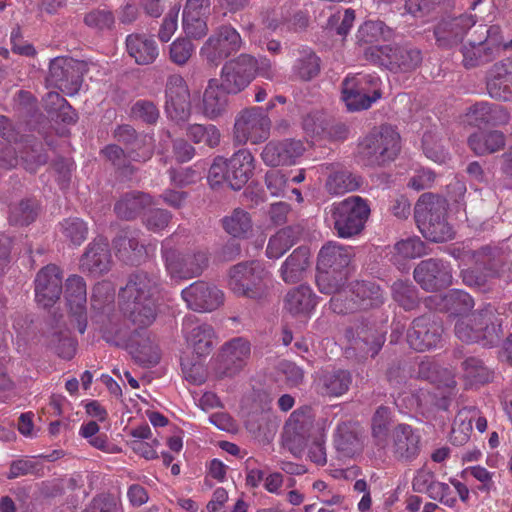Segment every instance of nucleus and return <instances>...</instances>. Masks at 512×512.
Returning a JSON list of instances; mask_svg holds the SVG:
<instances>
[{
    "instance_id": "f257e3e1",
    "label": "nucleus",
    "mask_w": 512,
    "mask_h": 512,
    "mask_svg": "<svg viewBox=\"0 0 512 512\" xmlns=\"http://www.w3.org/2000/svg\"><path fill=\"white\" fill-rule=\"evenodd\" d=\"M159 280L145 271L132 273L119 292L121 310L135 329H146L156 319Z\"/></svg>"
},
{
    "instance_id": "f03ea898",
    "label": "nucleus",
    "mask_w": 512,
    "mask_h": 512,
    "mask_svg": "<svg viewBox=\"0 0 512 512\" xmlns=\"http://www.w3.org/2000/svg\"><path fill=\"white\" fill-rule=\"evenodd\" d=\"M447 202L444 198L424 193L414 207V217L422 235L432 242H444L453 237V229L446 219Z\"/></svg>"
},
{
    "instance_id": "7ed1b4c3",
    "label": "nucleus",
    "mask_w": 512,
    "mask_h": 512,
    "mask_svg": "<svg viewBox=\"0 0 512 512\" xmlns=\"http://www.w3.org/2000/svg\"><path fill=\"white\" fill-rule=\"evenodd\" d=\"M503 44V33L499 25L479 24L468 35L461 47L462 64L472 69L491 62Z\"/></svg>"
},
{
    "instance_id": "20e7f679",
    "label": "nucleus",
    "mask_w": 512,
    "mask_h": 512,
    "mask_svg": "<svg viewBox=\"0 0 512 512\" xmlns=\"http://www.w3.org/2000/svg\"><path fill=\"white\" fill-rule=\"evenodd\" d=\"M400 149L399 133L390 125H382L360 142L359 158L365 166L380 167L395 160Z\"/></svg>"
},
{
    "instance_id": "39448f33",
    "label": "nucleus",
    "mask_w": 512,
    "mask_h": 512,
    "mask_svg": "<svg viewBox=\"0 0 512 512\" xmlns=\"http://www.w3.org/2000/svg\"><path fill=\"white\" fill-rule=\"evenodd\" d=\"M329 214L338 237L352 238L364 230L371 208L367 199L352 195L331 204Z\"/></svg>"
},
{
    "instance_id": "423d86ee",
    "label": "nucleus",
    "mask_w": 512,
    "mask_h": 512,
    "mask_svg": "<svg viewBox=\"0 0 512 512\" xmlns=\"http://www.w3.org/2000/svg\"><path fill=\"white\" fill-rule=\"evenodd\" d=\"M268 272L258 261L233 265L228 271V287L238 297L260 301L269 293Z\"/></svg>"
},
{
    "instance_id": "0eeeda50",
    "label": "nucleus",
    "mask_w": 512,
    "mask_h": 512,
    "mask_svg": "<svg viewBox=\"0 0 512 512\" xmlns=\"http://www.w3.org/2000/svg\"><path fill=\"white\" fill-rule=\"evenodd\" d=\"M254 170V157L247 149H240L230 159L218 156L209 169L211 186L226 183L233 190H240L250 179Z\"/></svg>"
},
{
    "instance_id": "6e6552de",
    "label": "nucleus",
    "mask_w": 512,
    "mask_h": 512,
    "mask_svg": "<svg viewBox=\"0 0 512 512\" xmlns=\"http://www.w3.org/2000/svg\"><path fill=\"white\" fill-rule=\"evenodd\" d=\"M365 59L391 72H411L422 63L421 51L411 44L370 46L364 50Z\"/></svg>"
},
{
    "instance_id": "1a4fd4ad",
    "label": "nucleus",
    "mask_w": 512,
    "mask_h": 512,
    "mask_svg": "<svg viewBox=\"0 0 512 512\" xmlns=\"http://www.w3.org/2000/svg\"><path fill=\"white\" fill-rule=\"evenodd\" d=\"M272 122L262 107H248L241 110L235 118L234 140L238 144H259L270 137Z\"/></svg>"
},
{
    "instance_id": "9d476101",
    "label": "nucleus",
    "mask_w": 512,
    "mask_h": 512,
    "mask_svg": "<svg viewBox=\"0 0 512 512\" xmlns=\"http://www.w3.org/2000/svg\"><path fill=\"white\" fill-rule=\"evenodd\" d=\"M380 80L373 75L347 77L342 83V100L348 111H361L381 98Z\"/></svg>"
},
{
    "instance_id": "9b49d317",
    "label": "nucleus",
    "mask_w": 512,
    "mask_h": 512,
    "mask_svg": "<svg viewBox=\"0 0 512 512\" xmlns=\"http://www.w3.org/2000/svg\"><path fill=\"white\" fill-rule=\"evenodd\" d=\"M242 44V38L234 27L221 25L205 41L200 55L208 64L218 66L223 60L237 53Z\"/></svg>"
},
{
    "instance_id": "f8f14e48",
    "label": "nucleus",
    "mask_w": 512,
    "mask_h": 512,
    "mask_svg": "<svg viewBox=\"0 0 512 512\" xmlns=\"http://www.w3.org/2000/svg\"><path fill=\"white\" fill-rule=\"evenodd\" d=\"M86 64L67 57L51 60L47 81L67 95L76 94L82 85Z\"/></svg>"
},
{
    "instance_id": "ddd939ff",
    "label": "nucleus",
    "mask_w": 512,
    "mask_h": 512,
    "mask_svg": "<svg viewBox=\"0 0 512 512\" xmlns=\"http://www.w3.org/2000/svg\"><path fill=\"white\" fill-rule=\"evenodd\" d=\"M476 23L477 17L468 13L443 17L433 29L437 46L444 49L456 47L478 26Z\"/></svg>"
},
{
    "instance_id": "4468645a",
    "label": "nucleus",
    "mask_w": 512,
    "mask_h": 512,
    "mask_svg": "<svg viewBox=\"0 0 512 512\" xmlns=\"http://www.w3.org/2000/svg\"><path fill=\"white\" fill-rule=\"evenodd\" d=\"M256 64V59L248 54L227 61L221 69L219 85L232 95L240 93L253 80Z\"/></svg>"
},
{
    "instance_id": "2eb2a0df",
    "label": "nucleus",
    "mask_w": 512,
    "mask_h": 512,
    "mask_svg": "<svg viewBox=\"0 0 512 512\" xmlns=\"http://www.w3.org/2000/svg\"><path fill=\"white\" fill-rule=\"evenodd\" d=\"M167 272L175 279H190L198 277L208 266V256L205 252L182 253L172 248H163Z\"/></svg>"
},
{
    "instance_id": "dca6fc26",
    "label": "nucleus",
    "mask_w": 512,
    "mask_h": 512,
    "mask_svg": "<svg viewBox=\"0 0 512 512\" xmlns=\"http://www.w3.org/2000/svg\"><path fill=\"white\" fill-rule=\"evenodd\" d=\"M414 280L427 292L445 289L452 284V269L448 262L437 258L420 261L413 271Z\"/></svg>"
},
{
    "instance_id": "f3484780",
    "label": "nucleus",
    "mask_w": 512,
    "mask_h": 512,
    "mask_svg": "<svg viewBox=\"0 0 512 512\" xmlns=\"http://www.w3.org/2000/svg\"><path fill=\"white\" fill-rule=\"evenodd\" d=\"M251 356V344L243 337H235L225 342L217 355V373L220 377L238 374Z\"/></svg>"
},
{
    "instance_id": "a211bd4d",
    "label": "nucleus",
    "mask_w": 512,
    "mask_h": 512,
    "mask_svg": "<svg viewBox=\"0 0 512 512\" xmlns=\"http://www.w3.org/2000/svg\"><path fill=\"white\" fill-rule=\"evenodd\" d=\"M351 333L350 347L346 353L355 356L358 361L374 358L385 342V335L368 322L357 324L351 329Z\"/></svg>"
},
{
    "instance_id": "6ab92c4d",
    "label": "nucleus",
    "mask_w": 512,
    "mask_h": 512,
    "mask_svg": "<svg viewBox=\"0 0 512 512\" xmlns=\"http://www.w3.org/2000/svg\"><path fill=\"white\" fill-rule=\"evenodd\" d=\"M443 333L441 322L432 314L415 318L407 331V342L418 352H424L437 345Z\"/></svg>"
},
{
    "instance_id": "aec40b11",
    "label": "nucleus",
    "mask_w": 512,
    "mask_h": 512,
    "mask_svg": "<svg viewBox=\"0 0 512 512\" xmlns=\"http://www.w3.org/2000/svg\"><path fill=\"white\" fill-rule=\"evenodd\" d=\"M165 112L176 122L187 121L191 114L190 93L185 80L180 75H171L165 89Z\"/></svg>"
},
{
    "instance_id": "412c9836",
    "label": "nucleus",
    "mask_w": 512,
    "mask_h": 512,
    "mask_svg": "<svg viewBox=\"0 0 512 512\" xmlns=\"http://www.w3.org/2000/svg\"><path fill=\"white\" fill-rule=\"evenodd\" d=\"M188 307L194 311L207 312L216 310L224 302V293L215 285L196 281L181 292Z\"/></svg>"
},
{
    "instance_id": "4be33fe9",
    "label": "nucleus",
    "mask_w": 512,
    "mask_h": 512,
    "mask_svg": "<svg viewBox=\"0 0 512 512\" xmlns=\"http://www.w3.org/2000/svg\"><path fill=\"white\" fill-rule=\"evenodd\" d=\"M35 298L44 308L53 306L62 294V275L60 269L49 264L37 273L35 281Z\"/></svg>"
},
{
    "instance_id": "5701e85b",
    "label": "nucleus",
    "mask_w": 512,
    "mask_h": 512,
    "mask_svg": "<svg viewBox=\"0 0 512 512\" xmlns=\"http://www.w3.org/2000/svg\"><path fill=\"white\" fill-rule=\"evenodd\" d=\"M143 233L138 229L124 228L112 241L117 257L130 265H139L147 258V251L142 241Z\"/></svg>"
},
{
    "instance_id": "b1692460",
    "label": "nucleus",
    "mask_w": 512,
    "mask_h": 512,
    "mask_svg": "<svg viewBox=\"0 0 512 512\" xmlns=\"http://www.w3.org/2000/svg\"><path fill=\"white\" fill-rule=\"evenodd\" d=\"M326 174L325 191L333 196L343 195L358 190L363 184V178L339 163H325L321 165Z\"/></svg>"
},
{
    "instance_id": "393cba45",
    "label": "nucleus",
    "mask_w": 512,
    "mask_h": 512,
    "mask_svg": "<svg viewBox=\"0 0 512 512\" xmlns=\"http://www.w3.org/2000/svg\"><path fill=\"white\" fill-rule=\"evenodd\" d=\"M305 152L301 140L285 139L268 142L261 152V158L267 166L278 167L292 165Z\"/></svg>"
},
{
    "instance_id": "a878e982",
    "label": "nucleus",
    "mask_w": 512,
    "mask_h": 512,
    "mask_svg": "<svg viewBox=\"0 0 512 512\" xmlns=\"http://www.w3.org/2000/svg\"><path fill=\"white\" fill-rule=\"evenodd\" d=\"M392 453L400 462L415 460L421 451V436L408 424H398L392 431Z\"/></svg>"
},
{
    "instance_id": "bb28decb",
    "label": "nucleus",
    "mask_w": 512,
    "mask_h": 512,
    "mask_svg": "<svg viewBox=\"0 0 512 512\" xmlns=\"http://www.w3.org/2000/svg\"><path fill=\"white\" fill-rule=\"evenodd\" d=\"M65 297L71 317L76 321V328L83 334L87 327V292L81 276L72 275L66 280Z\"/></svg>"
},
{
    "instance_id": "cd10ccee",
    "label": "nucleus",
    "mask_w": 512,
    "mask_h": 512,
    "mask_svg": "<svg viewBox=\"0 0 512 512\" xmlns=\"http://www.w3.org/2000/svg\"><path fill=\"white\" fill-rule=\"evenodd\" d=\"M112 266L109 243L104 238L94 239L80 259V268L84 273L98 277L107 273Z\"/></svg>"
},
{
    "instance_id": "c85d7f7f",
    "label": "nucleus",
    "mask_w": 512,
    "mask_h": 512,
    "mask_svg": "<svg viewBox=\"0 0 512 512\" xmlns=\"http://www.w3.org/2000/svg\"><path fill=\"white\" fill-rule=\"evenodd\" d=\"M126 349L138 364L142 366H154L160 360L157 345L146 329H134L126 341Z\"/></svg>"
},
{
    "instance_id": "c756f323",
    "label": "nucleus",
    "mask_w": 512,
    "mask_h": 512,
    "mask_svg": "<svg viewBox=\"0 0 512 512\" xmlns=\"http://www.w3.org/2000/svg\"><path fill=\"white\" fill-rule=\"evenodd\" d=\"M488 94L501 101H512V57L496 62L486 79Z\"/></svg>"
},
{
    "instance_id": "7c9ffc66",
    "label": "nucleus",
    "mask_w": 512,
    "mask_h": 512,
    "mask_svg": "<svg viewBox=\"0 0 512 512\" xmlns=\"http://www.w3.org/2000/svg\"><path fill=\"white\" fill-rule=\"evenodd\" d=\"M354 256L353 248L335 241L326 243L319 251L317 271L347 272Z\"/></svg>"
},
{
    "instance_id": "2f4dec72",
    "label": "nucleus",
    "mask_w": 512,
    "mask_h": 512,
    "mask_svg": "<svg viewBox=\"0 0 512 512\" xmlns=\"http://www.w3.org/2000/svg\"><path fill=\"white\" fill-rule=\"evenodd\" d=\"M352 374L346 369L323 370L314 381L316 392L324 397L344 395L352 384Z\"/></svg>"
},
{
    "instance_id": "473e14b6",
    "label": "nucleus",
    "mask_w": 512,
    "mask_h": 512,
    "mask_svg": "<svg viewBox=\"0 0 512 512\" xmlns=\"http://www.w3.org/2000/svg\"><path fill=\"white\" fill-rule=\"evenodd\" d=\"M473 259L489 277H501L511 269L510 255L502 248L483 246L473 251Z\"/></svg>"
},
{
    "instance_id": "72a5a7b5",
    "label": "nucleus",
    "mask_w": 512,
    "mask_h": 512,
    "mask_svg": "<svg viewBox=\"0 0 512 512\" xmlns=\"http://www.w3.org/2000/svg\"><path fill=\"white\" fill-rule=\"evenodd\" d=\"M125 45L128 55L138 65L153 64L160 53L154 36L146 33H131L127 35Z\"/></svg>"
},
{
    "instance_id": "f704fd0d",
    "label": "nucleus",
    "mask_w": 512,
    "mask_h": 512,
    "mask_svg": "<svg viewBox=\"0 0 512 512\" xmlns=\"http://www.w3.org/2000/svg\"><path fill=\"white\" fill-rule=\"evenodd\" d=\"M183 330L188 346L197 356H207L211 353L216 341V334L211 325L186 320Z\"/></svg>"
},
{
    "instance_id": "c9c22d12",
    "label": "nucleus",
    "mask_w": 512,
    "mask_h": 512,
    "mask_svg": "<svg viewBox=\"0 0 512 512\" xmlns=\"http://www.w3.org/2000/svg\"><path fill=\"white\" fill-rule=\"evenodd\" d=\"M314 430L313 419L310 415L294 411L285 425V436L288 443L297 449L307 445Z\"/></svg>"
},
{
    "instance_id": "e433bc0d",
    "label": "nucleus",
    "mask_w": 512,
    "mask_h": 512,
    "mask_svg": "<svg viewBox=\"0 0 512 512\" xmlns=\"http://www.w3.org/2000/svg\"><path fill=\"white\" fill-rule=\"evenodd\" d=\"M229 94L219 85L218 79H210L202 98L204 116L209 119H216L226 113L229 105Z\"/></svg>"
},
{
    "instance_id": "4c0bfd02",
    "label": "nucleus",
    "mask_w": 512,
    "mask_h": 512,
    "mask_svg": "<svg viewBox=\"0 0 512 512\" xmlns=\"http://www.w3.org/2000/svg\"><path fill=\"white\" fill-rule=\"evenodd\" d=\"M471 322L475 325L479 333L488 335L487 332L492 333L496 337V345L499 344L503 336L502 318L500 317L497 309L490 303L484 304L482 307L476 309L469 314Z\"/></svg>"
},
{
    "instance_id": "58836bf2",
    "label": "nucleus",
    "mask_w": 512,
    "mask_h": 512,
    "mask_svg": "<svg viewBox=\"0 0 512 512\" xmlns=\"http://www.w3.org/2000/svg\"><path fill=\"white\" fill-rule=\"evenodd\" d=\"M152 204L151 196L141 191L125 193L114 206L118 217L124 220L135 219Z\"/></svg>"
},
{
    "instance_id": "ea45409f",
    "label": "nucleus",
    "mask_w": 512,
    "mask_h": 512,
    "mask_svg": "<svg viewBox=\"0 0 512 512\" xmlns=\"http://www.w3.org/2000/svg\"><path fill=\"white\" fill-rule=\"evenodd\" d=\"M310 251L306 246L296 248L281 266V277L286 283L302 280L310 261Z\"/></svg>"
},
{
    "instance_id": "a19ab883",
    "label": "nucleus",
    "mask_w": 512,
    "mask_h": 512,
    "mask_svg": "<svg viewBox=\"0 0 512 512\" xmlns=\"http://www.w3.org/2000/svg\"><path fill=\"white\" fill-rule=\"evenodd\" d=\"M352 297L359 305V310L380 307L384 301V292L381 287L372 281H356L351 284Z\"/></svg>"
},
{
    "instance_id": "79ce46f5",
    "label": "nucleus",
    "mask_w": 512,
    "mask_h": 512,
    "mask_svg": "<svg viewBox=\"0 0 512 512\" xmlns=\"http://www.w3.org/2000/svg\"><path fill=\"white\" fill-rule=\"evenodd\" d=\"M334 445L340 457H353L361 450L356 427L350 422H342L337 426Z\"/></svg>"
},
{
    "instance_id": "37998d69",
    "label": "nucleus",
    "mask_w": 512,
    "mask_h": 512,
    "mask_svg": "<svg viewBox=\"0 0 512 512\" xmlns=\"http://www.w3.org/2000/svg\"><path fill=\"white\" fill-rule=\"evenodd\" d=\"M468 145L477 155L494 153L505 146V136L497 130L479 131L468 138Z\"/></svg>"
},
{
    "instance_id": "c03bdc74",
    "label": "nucleus",
    "mask_w": 512,
    "mask_h": 512,
    "mask_svg": "<svg viewBox=\"0 0 512 512\" xmlns=\"http://www.w3.org/2000/svg\"><path fill=\"white\" fill-rule=\"evenodd\" d=\"M100 155L121 177L131 178L137 172V168L131 163L132 160L125 149L117 144L106 145L101 149Z\"/></svg>"
},
{
    "instance_id": "a18cd8bd",
    "label": "nucleus",
    "mask_w": 512,
    "mask_h": 512,
    "mask_svg": "<svg viewBox=\"0 0 512 512\" xmlns=\"http://www.w3.org/2000/svg\"><path fill=\"white\" fill-rule=\"evenodd\" d=\"M455 335L459 340L466 343H479L483 347H494L496 346V337L493 333L485 334L479 333V330L475 327L469 315L460 318L455 324ZM492 332L493 329L491 330Z\"/></svg>"
},
{
    "instance_id": "49530a36",
    "label": "nucleus",
    "mask_w": 512,
    "mask_h": 512,
    "mask_svg": "<svg viewBox=\"0 0 512 512\" xmlns=\"http://www.w3.org/2000/svg\"><path fill=\"white\" fill-rule=\"evenodd\" d=\"M315 305L314 295L307 285H300L290 290L285 297V308L293 315L306 314Z\"/></svg>"
},
{
    "instance_id": "de8ad7c7",
    "label": "nucleus",
    "mask_w": 512,
    "mask_h": 512,
    "mask_svg": "<svg viewBox=\"0 0 512 512\" xmlns=\"http://www.w3.org/2000/svg\"><path fill=\"white\" fill-rule=\"evenodd\" d=\"M223 229L234 238H248L252 234L253 222L250 214L241 209H234L222 220Z\"/></svg>"
},
{
    "instance_id": "09e8293b",
    "label": "nucleus",
    "mask_w": 512,
    "mask_h": 512,
    "mask_svg": "<svg viewBox=\"0 0 512 512\" xmlns=\"http://www.w3.org/2000/svg\"><path fill=\"white\" fill-rule=\"evenodd\" d=\"M392 299L405 311L419 306L418 290L409 280L398 279L391 285Z\"/></svg>"
},
{
    "instance_id": "8fccbe9b",
    "label": "nucleus",
    "mask_w": 512,
    "mask_h": 512,
    "mask_svg": "<svg viewBox=\"0 0 512 512\" xmlns=\"http://www.w3.org/2000/svg\"><path fill=\"white\" fill-rule=\"evenodd\" d=\"M47 345L59 357L70 360L76 353L77 342L67 329H54L47 336Z\"/></svg>"
},
{
    "instance_id": "3c124183",
    "label": "nucleus",
    "mask_w": 512,
    "mask_h": 512,
    "mask_svg": "<svg viewBox=\"0 0 512 512\" xmlns=\"http://www.w3.org/2000/svg\"><path fill=\"white\" fill-rule=\"evenodd\" d=\"M438 305L451 314L462 315L473 308L474 301L467 292L453 289L440 297Z\"/></svg>"
},
{
    "instance_id": "603ef678",
    "label": "nucleus",
    "mask_w": 512,
    "mask_h": 512,
    "mask_svg": "<svg viewBox=\"0 0 512 512\" xmlns=\"http://www.w3.org/2000/svg\"><path fill=\"white\" fill-rule=\"evenodd\" d=\"M461 368L464 378L471 384H486L493 378V372L484 364V362L474 356L466 357Z\"/></svg>"
},
{
    "instance_id": "864d4df0",
    "label": "nucleus",
    "mask_w": 512,
    "mask_h": 512,
    "mask_svg": "<svg viewBox=\"0 0 512 512\" xmlns=\"http://www.w3.org/2000/svg\"><path fill=\"white\" fill-rule=\"evenodd\" d=\"M294 73L304 81H309L320 73V58L311 49L304 48L293 67Z\"/></svg>"
},
{
    "instance_id": "5fc2aeb1",
    "label": "nucleus",
    "mask_w": 512,
    "mask_h": 512,
    "mask_svg": "<svg viewBox=\"0 0 512 512\" xmlns=\"http://www.w3.org/2000/svg\"><path fill=\"white\" fill-rule=\"evenodd\" d=\"M391 422V409L384 405L379 406L371 420L372 437L377 446H383L386 443Z\"/></svg>"
},
{
    "instance_id": "6e6d98bb",
    "label": "nucleus",
    "mask_w": 512,
    "mask_h": 512,
    "mask_svg": "<svg viewBox=\"0 0 512 512\" xmlns=\"http://www.w3.org/2000/svg\"><path fill=\"white\" fill-rule=\"evenodd\" d=\"M393 36V31L382 21H366L357 33V39L361 43H374L380 40H389Z\"/></svg>"
},
{
    "instance_id": "4d7b16f0",
    "label": "nucleus",
    "mask_w": 512,
    "mask_h": 512,
    "mask_svg": "<svg viewBox=\"0 0 512 512\" xmlns=\"http://www.w3.org/2000/svg\"><path fill=\"white\" fill-rule=\"evenodd\" d=\"M186 134L195 144H205L210 148L220 143V131L212 124H191L187 127Z\"/></svg>"
},
{
    "instance_id": "13d9d810",
    "label": "nucleus",
    "mask_w": 512,
    "mask_h": 512,
    "mask_svg": "<svg viewBox=\"0 0 512 512\" xmlns=\"http://www.w3.org/2000/svg\"><path fill=\"white\" fill-rule=\"evenodd\" d=\"M38 216V204L34 199L21 200L10 209L9 221L12 225L26 226Z\"/></svg>"
},
{
    "instance_id": "bf43d9fd",
    "label": "nucleus",
    "mask_w": 512,
    "mask_h": 512,
    "mask_svg": "<svg viewBox=\"0 0 512 512\" xmlns=\"http://www.w3.org/2000/svg\"><path fill=\"white\" fill-rule=\"evenodd\" d=\"M83 23L94 30H111L115 24L113 12L106 7L93 8L83 17Z\"/></svg>"
},
{
    "instance_id": "052dcab7",
    "label": "nucleus",
    "mask_w": 512,
    "mask_h": 512,
    "mask_svg": "<svg viewBox=\"0 0 512 512\" xmlns=\"http://www.w3.org/2000/svg\"><path fill=\"white\" fill-rule=\"evenodd\" d=\"M348 279L347 272L317 271L316 283L321 293L335 295Z\"/></svg>"
},
{
    "instance_id": "680f3d73",
    "label": "nucleus",
    "mask_w": 512,
    "mask_h": 512,
    "mask_svg": "<svg viewBox=\"0 0 512 512\" xmlns=\"http://www.w3.org/2000/svg\"><path fill=\"white\" fill-rule=\"evenodd\" d=\"M130 117L147 125H155L160 117V111L153 101L139 99L131 106Z\"/></svg>"
},
{
    "instance_id": "e2e57ef3",
    "label": "nucleus",
    "mask_w": 512,
    "mask_h": 512,
    "mask_svg": "<svg viewBox=\"0 0 512 512\" xmlns=\"http://www.w3.org/2000/svg\"><path fill=\"white\" fill-rule=\"evenodd\" d=\"M354 299L350 285L348 288H342L331 297L329 307L334 313L342 315L360 311L359 305Z\"/></svg>"
},
{
    "instance_id": "0e129e2a",
    "label": "nucleus",
    "mask_w": 512,
    "mask_h": 512,
    "mask_svg": "<svg viewBox=\"0 0 512 512\" xmlns=\"http://www.w3.org/2000/svg\"><path fill=\"white\" fill-rule=\"evenodd\" d=\"M183 29L188 37L201 39L207 35V15L197 13H182Z\"/></svg>"
},
{
    "instance_id": "69168bd1",
    "label": "nucleus",
    "mask_w": 512,
    "mask_h": 512,
    "mask_svg": "<svg viewBox=\"0 0 512 512\" xmlns=\"http://www.w3.org/2000/svg\"><path fill=\"white\" fill-rule=\"evenodd\" d=\"M63 236L74 245H80L87 238L88 227L80 218L64 219L60 223Z\"/></svg>"
},
{
    "instance_id": "338daca9",
    "label": "nucleus",
    "mask_w": 512,
    "mask_h": 512,
    "mask_svg": "<svg viewBox=\"0 0 512 512\" xmlns=\"http://www.w3.org/2000/svg\"><path fill=\"white\" fill-rule=\"evenodd\" d=\"M126 153L132 161L146 162L153 156V149L145 135L140 134L131 144L125 147Z\"/></svg>"
},
{
    "instance_id": "774afa93",
    "label": "nucleus",
    "mask_w": 512,
    "mask_h": 512,
    "mask_svg": "<svg viewBox=\"0 0 512 512\" xmlns=\"http://www.w3.org/2000/svg\"><path fill=\"white\" fill-rule=\"evenodd\" d=\"M194 51L192 42L187 38H179L170 45V60L182 66L188 62Z\"/></svg>"
}]
</instances>
